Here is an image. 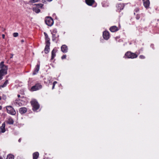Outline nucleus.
<instances>
[{"label": "nucleus", "mask_w": 159, "mask_h": 159, "mask_svg": "<svg viewBox=\"0 0 159 159\" xmlns=\"http://www.w3.org/2000/svg\"><path fill=\"white\" fill-rule=\"evenodd\" d=\"M55 85L53 84V86H52V89H54V87H55Z\"/></svg>", "instance_id": "72a5a7b5"}, {"label": "nucleus", "mask_w": 159, "mask_h": 159, "mask_svg": "<svg viewBox=\"0 0 159 159\" xmlns=\"http://www.w3.org/2000/svg\"><path fill=\"white\" fill-rule=\"evenodd\" d=\"M38 1V0H31V1L32 2H37Z\"/></svg>", "instance_id": "bb28decb"}, {"label": "nucleus", "mask_w": 159, "mask_h": 159, "mask_svg": "<svg viewBox=\"0 0 159 159\" xmlns=\"http://www.w3.org/2000/svg\"><path fill=\"white\" fill-rule=\"evenodd\" d=\"M17 96H18V97H19V98L20 97V95L19 94H18Z\"/></svg>", "instance_id": "58836bf2"}, {"label": "nucleus", "mask_w": 159, "mask_h": 159, "mask_svg": "<svg viewBox=\"0 0 159 159\" xmlns=\"http://www.w3.org/2000/svg\"><path fill=\"white\" fill-rule=\"evenodd\" d=\"M66 55H63V56L61 57V59H64L66 58Z\"/></svg>", "instance_id": "a878e982"}, {"label": "nucleus", "mask_w": 159, "mask_h": 159, "mask_svg": "<svg viewBox=\"0 0 159 159\" xmlns=\"http://www.w3.org/2000/svg\"><path fill=\"white\" fill-rule=\"evenodd\" d=\"M103 38L107 40L109 37V34L108 31H104L103 33Z\"/></svg>", "instance_id": "6e6552de"}, {"label": "nucleus", "mask_w": 159, "mask_h": 159, "mask_svg": "<svg viewBox=\"0 0 159 159\" xmlns=\"http://www.w3.org/2000/svg\"><path fill=\"white\" fill-rule=\"evenodd\" d=\"M21 139H20L19 140H18V141L19 142H21Z\"/></svg>", "instance_id": "c9c22d12"}, {"label": "nucleus", "mask_w": 159, "mask_h": 159, "mask_svg": "<svg viewBox=\"0 0 159 159\" xmlns=\"http://www.w3.org/2000/svg\"><path fill=\"white\" fill-rule=\"evenodd\" d=\"M139 17L138 16L136 17V18L137 19H139Z\"/></svg>", "instance_id": "4c0bfd02"}, {"label": "nucleus", "mask_w": 159, "mask_h": 159, "mask_svg": "<svg viewBox=\"0 0 159 159\" xmlns=\"http://www.w3.org/2000/svg\"><path fill=\"white\" fill-rule=\"evenodd\" d=\"M39 67L40 64H38L36 66L33 72V75H35L37 73H38V72L39 70Z\"/></svg>", "instance_id": "9b49d317"}, {"label": "nucleus", "mask_w": 159, "mask_h": 159, "mask_svg": "<svg viewBox=\"0 0 159 159\" xmlns=\"http://www.w3.org/2000/svg\"><path fill=\"white\" fill-rule=\"evenodd\" d=\"M43 5L42 4H36L37 7H34L33 8V11L36 13H39L40 11V10L38 8L39 7H42Z\"/></svg>", "instance_id": "0eeeda50"}, {"label": "nucleus", "mask_w": 159, "mask_h": 159, "mask_svg": "<svg viewBox=\"0 0 159 159\" xmlns=\"http://www.w3.org/2000/svg\"><path fill=\"white\" fill-rule=\"evenodd\" d=\"M52 77L50 76H47L44 78V82L45 83L48 84L51 82Z\"/></svg>", "instance_id": "9d476101"}, {"label": "nucleus", "mask_w": 159, "mask_h": 159, "mask_svg": "<svg viewBox=\"0 0 159 159\" xmlns=\"http://www.w3.org/2000/svg\"><path fill=\"white\" fill-rule=\"evenodd\" d=\"M8 83V80H6L5 82H4V83L1 86V87H5L7 83Z\"/></svg>", "instance_id": "5701e85b"}, {"label": "nucleus", "mask_w": 159, "mask_h": 159, "mask_svg": "<svg viewBox=\"0 0 159 159\" xmlns=\"http://www.w3.org/2000/svg\"><path fill=\"white\" fill-rule=\"evenodd\" d=\"M1 97L0 96V100H1Z\"/></svg>", "instance_id": "c03bdc74"}, {"label": "nucleus", "mask_w": 159, "mask_h": 159, "mask_svg": "<svg viewBox=\"0 0 159 159\" xmlns=\"http://www.w3.org/2000/svg\"><path fill=\"white\" fill-rule=\"evenodd\" d=\"M53 33H56L57 32V31L56 30H53Z\"/></svg>", "instance_id": "c756f323"}, {"label": "nucleus", "mask_w": 159, "mask_h": 159, "mask_svg": "<svg viewBox=\"0 0 159 159\" xmlns=\"http://www.w3.org/2000/svg\"><path fill=\"white\" fill-rule=\"evenodd\" d=\"M56 50H52V56H51V60L53 59L54 57L56 56L55 53H56Z\"/></svg>", "instance_id": "6ab92c4d"}, {"label": "nucleus", "mask_w": 159, "mask_h": 159, "mask_svg": "<svg viewBox=\"0 0 159 159\" xmlns=\"http://www.w3.org/2000/svg\"><path fill=\"white\" fill-rule=\"evenodd\" d=\"M52 0H48V1L49 2L52 1Z\"/></svg>", "instance_id": "79ce46f5"}, {"label": "nucleus", "mask_w": 159, "mask_h": 159, "mask_svg": "<svg viewBox=\"0 0 159 159\" xmlns=\"http://www.w3.org/2000/svg\"><path fill=\"white\" fill-rule=\"evenodd\" d=\"M18 34L17 33H14L13 34V36L14 37H17L18 36Z\"/></svg>", "instance_id": "393cba45"}, {"label": "nucleus", "mask_w": 159, "mask_h": 159, "mask_svg": "<svg viewBox=\"0 0 159 159\" xmlns=\"http://www.w3.org/2000/svg\"><path fill=\"white\" fill-rule=\"evenodd\" d=\"M2 106H0V110L2 109Z\"/></svg>", "instance_id": "ea45409f"}, {"label": "nucleus", "mask_w": 159, "mask_h": 159, "mask_svg": "<svg viewBox=\"0 0 159 159\" xmlns=\"http://www.w3.org/2000/svg\"><path fill=\"white\" fill-rule=\"evenodd\" d=\"M46 24L49 26H51L53 24V21L51 17H47L45 20Z\"/></svg>", "instance_id": "39448f33"}, {"label": "nucleus", "mask_w": 159, "mask_h": 159, "mask_svg": "<svg viewBox=\"0 0 159 159\" xmlns=\"http://www.w3.org/2000/svg\"><path fill=\"white\" fill-rule=\"evenodd\" d=\"M143 5L146 8H148L149 6L150 2L149 0H143Z\"/></svg>", "instance_id": "1a4fd4ad"}, {"label": "nucleus", "mask_w": 159, "mask_h": 159, "mask_svg": "<svg viewBox=\"0 0 159 159\" xmlns=\"http://www.w3.org/2000/svg\"><path fill=\"white\" fill-rule=\"evenodd\" d=\"M24 42V39H22V40H21V43H23Z\"/></svg>", "instance_id": "f704fd0d"}, {"label": "nucleus", "mask_w": 159, "mask_h": 159, "mask_svg": "<svg viewBox=\"0 0 159 159\" xmlns=\"http://www.w3.org/2000/svg\"><path fill=\"white\" fill-rule=\"evenodd\" d=\"M57 83V81H55L53 82V84H54L55 85Z\"/></svg>", "instance_id": "473e14b6"}, {"label": "nucleus", "mask_w": 159, "mask_h": 159, "mask_svg": "<svg viewBox=\"0 0 159 159\" xmlns=\"http://www.w3.org/2000/svg\"><path fill=\"white\" fill-rule=\"evenodd\" d=\"M86 3L89 6H92L94 2V0H86Z\"/></svg>", "instance_id": "4468645a"}, {"label": "nucleus", "mask_w": 159, "mask_h": 159, "mask_svg": "<svg viewBox=\"0 0 159 159\" xmlns=\"http://www.w3.org/2000/svg\"><path fill=\"white\" fill-rule=\"evenodd\" d=\"M52 40L54 41L56 40V36L55 34L52 33Z\"/></svg>", "instance_id": "b1692460"}, {"label": "nucleus", "mask_w": 159, "mask_h": 159, "mask_svg": "<svg viewBox=\"0 0 159 159\" xmlns=\"http://www.w3.org/2000/svg\"><path fill=\"white\" fill-rule=\"evenodd\" d=\"M43 52H44V51H42V53H43Z\"/></svg>", "instance_id": "37998d69"}, {"label": "nucleus", "mask_w": 159, "mask_h": 159, "mask_svg": "<svg viewBox=\"0 0 159 159\" xmlns=\"http://www.w3.org/2000/svg\"><path fill=\"white\" fill-rule=\"evenodd\" d=\"M31 104L33 107V110L36 111L39 107V105L35 100H33L31 102Z\"/></svg>", "instance_id": "f03ea898"}, {"label": "nucleus", "mask_w": 159, "mask_h": 159, "mask_svg": "<svg viewBox=\"0 0 159 159\" xmlns=\"http://www.w3.org/2000/svg\"><path fill=\"white\" fill-rule=\"evenodd\" d=\"M2 36L3 39H4L5 38V35L4 34H2Z\"/></svg>", "instance_id": "2f4dec72"}, {"label": "nucleus", "mask_w": 159, "mask_h": 159, "mask_svg": "<svg viewBox=\"0 0 159 159\" xmlns=\"http://www.w3.org/2000/svg\"><path fill=\"white\" fill-rule=\"evenodd\" d=\"M11 56L10 57V58H12L13 56V54H11Z\"/></svg>", "instance_id": "e433bc0d"}, {"label": "nucleus", "mask_w": 159, "mask_h": 159, "mask_svg": "<svg viewBox=\"0 0 159 159\" xmlns=\"http://www.w3.org/2000/svg\"><path fill=\"white\" fill-rule=\"evenodd\" d=\"M44 34L45 36V39L46 41H47L48 40H50L49 38L48 37V34L46 32H44Z\"/></svg>", "instance_id": "4be33fe9"}, {"label": "nucleus", "mask_w": 159, "mask_h": 159, "mask_svg": "<svg viewBox=\"0 0 159 159\" xmlns=\"http://www.w3.org/2000/svg\"><path fill=\"white\" fill-rule=\"evenodd\" d=\"M62 51L64 53H66L67 52V50H62Z\"/></svg>", "instance_id": "7c9ffc66"}, {"label": "nucleus", "mask_w": 159, "mask_h": 159, "mask_svg": "<svg viewBox=\"0 0 159 159\" xmlns=\"http://www.w3.org/2000/svg\"><path fill=\"white\" fill-rule=\"evenodd\" d=\"M139 58L141 59H144L145 57L143 55H140L139 56Z\"/></svg>", "instance_id": "cd10ccee"}, {"label": "nucleus", "mask_w": 159, "mask_h": 159, "mask_svg": "<svg viewBox=\"0 0 159 159\" xmlns=\"http://www.w3.org/2000/svg\"><path fill=\"white\" fill-rule=\"evenodd\" d=\"M61 50H66L67 49V46L66 45H63L61 47Z\"/></svg>", "instance_id": "412c9836"}, {"label": "nucleus", "mask_w": 159, "mask_h": 159, "mask_svg": "<svg viewBox=\"0 0 159 159\" xmlns=\"http://www.w3.org/2000/svg\"><path fill=\"white\" fill-rule=\"evenodd\" d=\"M125 56L128 58H134L137 57V55L130 52H128L125 54Z\"/></svg>", "instance_id": "423d86ee"}, {"label": "nucleus", "mask_w": 159, "mask_h": 159, "mask_svg": "<svg viewBox=\"0 0 159 159\" xmlns=\"http://www.w3.org/2000/svg\"><path fill=\"white\" fill-rule=\"evenodd\" d=\"M14 156L11 154H8L7 157L6 159H14Z\"/></svg>", "instance_id": "aec40b11"}, {"label": "nucleus", "mask_w": 159, "mask_h": 159, "mask_svg": "<svg viewBox=\"0 0 159 159\" xmlns=\"http://www.w3.org/2000/svg\"><path fill=\"white\" fill-rule=\"evenodd\" d=\"M0 159H3L2 157L0 156Z\"/></svg>", "instance_id": "a19ab883"}, {"label": "nucleus", "mask_w": 159, "mask_h": 159, "mask_svg": "<svg viewBox=\"0 0 159 159\" xmlns=\"http://www.w3.org/2000/svg\"><path fill=\"white\" fill-rule=\"evenodd\" d=\"M49 50H44V52L45 54H47L49 52Z\"/></svg>", "instance_id": "c85d7f7f"}, {"label": "nucleus", "mask_w": 159, "mask_h": 159, "mask_svg": "<svg viewBox=\"0 0 159 159\" xmlns=\"http://www.w3.org/2000/svg\"><path fill=\"white\" fill-rule=\"evenodd\" d=\"M50 45V42L49 40H48L46 41V45L45 46L44 50H48L50 49L49 46Z\"/></svg>", "instance_id": "dca6fc26"}, {"label": "nucleus", "mask_w": 159, "mask_h": 159, "mask_svg": "<svg viewBox=\"0 0 159 159\" xmlns=\"http://www.w3.org/2000/svg\"><path fill=\"white\" fill-rule=\"evenodd\" d=\"M110 30L112 32H115L117 31L118 30L116 26H114L111 27Z\"/></svg>", "instance_id": "2eb2a0df"}, {"label": "nucleus", "mask_w": 159, "mask_h": 159, "mask_svg": "<svg viewBox=\"0 0 159 159\" xmlns=\"http://www.w3.org/2000/svg\"><path fill=\"white\" fill-rule=\"evenodd\" d=\"M7 122L8 124H12L13 123L14 121L11 118H10L8 119V120L7 121Z\"/></svg>", "instance_id": "a211bd4d"}, {"label": "nucleus", "mask_w": 159, "mask_h": 159, "mask_svg": "<svg viewBox=\"0 0 159 159\" xmlns=\"http://www.w3.org/2000/svg\"><path fill=\"white\" fill-rule=\"evenodd\" d=\"M39 153L38 152H36L33 154V159H37L38 157Z\"/></svg>", "instance_id": "f3484780"}, {"label": "nucleus", "mask_w": 159, "mask_h": 159, "mask_svg": "<svg viewBox=\"0 0 159 159\" xmlns=\"http://www.w3.org/2000/svg\"><path fill=\"white\" fill-rule=\"evenodd\" d=\"M19 111L20 113L23 114L26 112L27 109L25 107H22L20 108Z\"/></svg>", "instance_id": "ddd939ff"}, {"label": "nucleus", "mask_w": 159, "mask_h": 159, "mask_svg": "<svg viewBox=\"0 0 159 159\" xmlns=\"http://www.w3.org/2000/svg\"><path fill=\"white\" fill-rule=\"evenodd\" d=\"M4 61L1 62L0 63V80L2 79V76L7 73V67L4 65Z\"/></svg>", "instance_id": "f257e3e1"}, {"label": "nucleus", "mask_w": 159, "mask_h": 159, "mask_svg": "<svg viewBox=\"0 0 159 159\" xmlns=\"http://www.w3.org/2000/svg\"><path fill=\"white\" fill-rule=\"evenodd\" d=\"M6 109L8 113L12 115H15L16 114V112L12 107L8 106L7 107Z\"/></svg>", "instance_id": "20e7f679"}, {"label": "nucleus", "mask_w": 159, "mask_h": 159, "mask_svg": "<svg viewBox=\"0 0 159 159\" xmlns=\"http://www.w3.org/2000/svg\"><path fill=\"white\" fill-rule=\"evenodd\" d=\"M42 87V85L40 83H37L31 88V90L33 91H37L41 89Z\"/></svg>", "instance_id": "7ed1b4c3"}, {"label": "nucleus", "mask_w": 159, "mask_h": 159, "mask_svg": "<svg viewBox=\"0 0 159 159\" xmlns=\"http://www.w3.org/2000/svg\"><path fill=\"white\" fill-rule=\"evenodd\" d=\"M5 123H3L2 126L0 128V132L4 133L5 132L6 130L5 129Z\"/></svg>", "instance_id": "f8f14e48"}]
</instances>
